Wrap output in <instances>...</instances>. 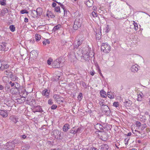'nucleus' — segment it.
I'll return each instance as SVG.
<instances>
[{
	"label": "nucleus",
	"instance_id": "nucleus-1",
	"mask_svg": "<svg viewBox=\"0 0 150 150\" xmlns=\"http://www.w3.org/2000/svg\"><path fill=\"white\" fill-rule=\"evenodd\" d=\"M94 56L93 53L91 51H90L89 48L87 47L82 50V57L85 61L89 60V57H93Z\"/></svg>",
	"mask_w": 150,
	"mask_h": 150
},
{
	"label": "nucleus",
	"instance_id": "nucleus-2",
	"mask_svg": "<svg viewBox=\"0 0 150 150\" xmlns=\"http://www.w3.org/2000/svg\"><path fill=\"white\" fill-rule=\"evenodd\" d=\"M77 37L78 38L75 42L74 44V50L77 49L84 40V38L83 37L82 35H79L77 36Z\"/></svg>",
	"mask_w": 150,
	"mask_h": 150
},
{
	"label": "nucleus",
	"instance_id": "nucleus-3",
	"mask_svg": "<svg viewBox=\"0 0 150 150\" xmlns=\"http://www.w3.org/2000/svg\"><path fill=\"white\" fill-rule=\"evenodd\" d=\"M83 23V19L79 17L77 18L75 20L73 26L74 29L76 30L81 26Z\"/></svg>",
	"mask_w": 150,
	"mask_h": 150
},
{
	"label": "nucleus",
	"instance_id": "nucleus-4",
	"mask_svg": "<svg viewBox=\"0 0 150 150\" xmlns=\"http://www.w3.org/2000/svg\"><path fill=\"white\" fill-rule=\"evenodd\" d=\"M42 9L40 8H38L36 10H33L32 11V16L35 18L41 16L42 14Z\"/></svg>",
	"mask_w": 150,
	"mask_h": 150
},
{
	"label": "nucleus",
	"instance_id": "nucleus-5",
	"mask_svg": "<svg viewBox=\"0 0 150 150\" xmlns=\"http://www.w3.org/2000/svg\"><path fill=\"white\" fill-rule=\"evenodd\" d=\"M102 112L108 116L111 115V111L108 107L106 105H102L101 106Z\"/></svg>",
	"mask_w": 150,
	"mask_h": 150
},
{
	"label": "nucleus",
	"instance_id": "nucleus-6",
	"mask_svg": "<svg viewBox=\"0 0 150 150\" xmlns=\"http://www.w3.org/2000/svg\"><path fill=\"white\" fill-rule=\"evenodd\" d=\"M102 51L105 53H108L110 51V46L106 43H103L101 46Z\"/></svg>",
	"mask_w": 150,
	"mask_h": 150
},
{
	"label": "nucleus",
	"instance_id": "nucleus-7",
	"mask_svg": "<svg viewBox=\"0 0 150 150\" xmlns=\"http://www.w3.org/2000/svg\"><path fill=\"white\" fill-rule=\"evenodd\" d=\"M9 119L11 122L15 124H16L18 122L19 118L16 115H12L10 117Z\"/></svg>",
	"mask_w": 150,
	"mask_h": 150
},
{
	"label": "nucleus",
	"instance_id": "nucleus-8",
	"mask_svg": "<svg viewBox=\"0 0 150 150\" xmlns=\"http://www.w3.org/2000/svg\"><path fill=\"white\" fill-rule=\"evenodd\" d=\"M61 63V62L59 61V59H57L54 61L52 63V65L53 67L55 68H58L60 67Z\"/></svg>",
	"mask_w": 150,
	"mask_h": 150
},
{
	"label": "nucleus",
	"instance_id": "nucleus-9",
	"mask_svg": "<svg viewBox=\"0 0 150 150\" xmlns=\"http://www.w3.org/2000/svg\"><path fill=\"white\" fill-rule=\"evenodd\" d=\"M95 128L99 131V132H102L104 130L105 128L100 124L97 123L94 125Z\"/></svg>",
	"mask_w": 150,
	"mask_h": 150
},
{
	"label": "nucleus",
	"instance_id": "nucleus-10",
	"mask_svg": "<svg viewBox=\"0 0 150 150\" xmlns=\"http://www.w3.org/2000/svg\"><path fill=\"white\" fill-rule=\"evenodd\" d=\"M0 115L3 117H7L8 115V112L7 110H0Z\"/></svg>",
	"mask_w": 150,
	"mask_h": 150
},
{
	"label": "nucleus",
	"instance_id": "nucleus-11",
	"mask_svg": "<svg viewBox=\"0 0 150 150\" xmlns=\"http://www.w3.org/2000/svg\"><path fill=\"white\" fill-rule=\"evenodd\" d=\"M26 99L23 97H20L15 99V102L17 103L21 104L25 102Z\"/></svg>",
	"mask_w": 150,
	"mask_h": 150
},
{
	"label": "nucleus",
	"instance_id": "nucleus-12",
	"mask_svg": "<svg viewBox=\"0 0 150 150\" xmlns=\"http://www.w3.org/2000/svg\"><path fill=\"white\" fill-rule=\"evenodd\" d=\"M9 84L11 85V87H14L18 88L20 86V84L17 82H12V81L9 82Z\"/></svg>",
	"mask_w": 150,
	"mask_h": 150
},
{
	"label": "nucleus",
	"instance_id": "nucleus-13",
	"mask_svg": "<svg viewBox=\"0 0 150 150\" xmlns=\"http://www.w3.org/2000/svg\"><path fill=\"white\" fill-rule=\"evenodd\" d=\"M35 111H33L34 112H43V111L42 110L41 107L39 106H35L34 108Z\"/></svg>",
	"mask_w": 150,
	"mask_h": 150
},
{
	"label": "nucleus",
	"instance_id": "nucleus-14",
	"mask_svg": "<svg viewBox=\"0 0 150 150\" xmlns=\"http://www.w3.org/2000/svg\"><path fill=\"white\" fill-rule=\"evenodd\" d=\"M100 150H108L109 146L107 144H103L100 146Z\"/></svg>",
	"mask_w": 150,
	"mask_h": 150
},
{
	"label": "nucleus",
	"instance_id": "nucleus-15",
	"mask_svg": "<svg viewBox=\"0 0 150 150\" xmlns=\"http://www.w3.org/2000/svg\"><path fill=\"white\" fill-rule=\"evenodd\" d=\"M28 94V93L25 90H24L21 91V92L20 93V96H22V97H23L25 99V98L27 96Z\"/></svg>",
	"mask_w": 150,
	"mask_h": 150
},
{
	"label": "nucleus",
	"instance_id": "nucleus-16",
	"mask_svg": "<svg viewBox=\"0 0 150 150\" xmlns=\"http://www.w3.org/2000/svg\"><path fill=\"white\" fill-rule=\"evenodd\" d=\"M138 65L137 64L133 65L131 68L132 71L134 72L138 71Z\"/></svg>",
	"mask_w": 150,
	"mask_h": 150
},
{
	"label": "nucleus",
	"instance_id": "nucleus-17",
	"mask_svg": "<svg viewBox=\"0 0 150 150\" xmlns=\"http://www.w3.org/2000/svg\"><path fill=\"white\" fill-rule=\"evenodd\" d=\"M46 16L48 17H50L51 18H53L55 17V16L51 11L48 10L47 12Z\"/></svg>",
	"mask_w": 150,
	"mask_h": 150
},
{
	"label": "nucleus",
	"instance_id": "nucleus-18",
	"mask_svg": "<svg viewBox=\"0 0 150 150\" xmlns=\"http://www.w3.org/2000/svg\"><path fill=\"white\" fill-rule=\"evenodd\" d=\"M93 0H88L85 3V4L87 6L90 7L93 6Z\"/></svg>",
	"mask_w": 150,
	"mask_h": 150
},
{
	"label": "nucleus",
	"instance_id": "nucleus-19",
	"mask_svg": "<svg viewBox=\"0 0 150 150\" xmlns=\"http://www.w3.org/2000/svg\"><path fill=\"white\" fill-rule=\"evenodd\" d=\"M69 125L67 123L65 124L63 127V129L64 132H67L69 128Z\"/></svg>",
	"mask_w": 150,
	"mask_h": 150
},
{
	"label": "nucleus",
	"instance_id": "nucleus-20",
	"mask_svg": "<svg viewBox=\"0 0 150 150\" xmlns=\"http://www.w3.org/2000/svg\"><path fill=\"white\" fill-rule=\"evenodd\" d=\"M9 77L11 78V80L13 81H15L18 79V77L13 74L12 73L11 75H10V76H9Z\"/></svg>",
	"mask_w": 150,
	"mask_h": 150
},
{
	"label": "nucleus",
	"instance_id": "nucleus-21",
	"mask_svg": "<svg viewBox=\"0 0 150 150\" xmlns=\"http://www.w3.org/2000/svg\"><path fill=\"white\" fill-rule=\"evenodd\" d=\"M9 67V65L8 64H1V66L0 67V70L3 71L5 69H7Z\"/></svg>",
	"mask_w": 150,
	"mask_h": 150
},
{
	"label": "nucleus",
	"instance_id": "nucleus-22",
	"mask_svg": "<svg viewBox=\"0 0 150 150\" xmlns=\"http://www.w3.org/2000/svg\"><path fill=\"white\" fill-rule=\"evenodd\" d=\"M124 105H125L126 107L130 106L132 104V102L130 100H125V102H124Z\"/></svg>",
	"mask_w": 150,
	"mask_h": 150
},
{
	"label": "nucleus",
	"instance_id": "nucleus-23",
	"mask_svg": "<svg viewBox=\"0 0 150 150\" xmlns=\"http://www.w3.org/2000/svg\"><path fill=\"white\" fill-rule=\"evenodd\" d=\"M18 88L15 87H13L11 89L10 92L11 93L13 94H15L17 92V90H18Z\"/></svg>",
	"mask_w": 150,
	"mask_h": 150
},
{
	"label": "nucleus",
	"instance_id": "nucleus-24",
	"mask_svg": "<svg viewBox=\"0 0 150 150\" xmlns=\"http://www.w3.org/2000/svg\"><path fill=\"white\" fill-rule=\"evenodd\" d=\"M61 27V25H56L55 26H54V27L52 29V31L53 32H54L59 30V28Z\"/></svg>",
	"mask_w": 150,
	"mask_h": 150
},
{
	"label": "nucleus",
	"instance_id": "nucleus-25",
	"mask_svg": "<svg viewBox=\"0 0 150 150\" xmlns=\"http://www.w3.org/2000/svg\"><path fill=\"white\" fill-rule=\"evenodd\" d=\"M42 95L45 96L47 97L49 95V93L47 90H45L43 91L42 92Z\"/></svg>",
	"mask_w": 150,
	"mask_h": 150
},
{
	"label": "nucleus",
	"instance_id": "nucleus-26",
	"mask_svg": "<svg viewBox=\"0 0 150 150\" xmlns=\"http://www.w3.org/2000/svg\"><path fill=\"white\" fill-rule=\"evenodd\" d=\"M107 95L108 97L111 99H113L114 98V96L112 94V93L110 92H108Z\"/></svg>",
	"mask_w": 150,
	"mask_h": 150
},
{
	"label": "nucleus",
	"instance_id": "nucleus-27",
	"mask_svg": "<svg viewBox=\"0 0 150 150\" xmlns=\"http://www.w3.org/2000/svg\"><path fill=\"white\" fill-rule=\"evenodd\" d=\"M100 94L102 97L105 98L107 97L106 93L104 91H102L101 92H100Z\"/></svg>",
	"mask_w": 150,
	"mask_h": 150
},
{
	"label": "nucleus",
	"instance_id": "nucleus-28",
	"mask_svg": "<svg viewBox=\"0 0 150 150\" xmlns=\"http://www.w3.org/2000/svg\"><path fill=\"white\" fill-rule=\"evenodd\" d=\"M142 95L143 93H140L138 94V97L137 99V100L140 101L142 100Z\"/></svg>",
	"mask_w": 150,
	"mask_h": 150
},
{
	"label": "nucleus",
	"instance_id": "nucleus-29",
	"mask_svg": "<svg viewBox=\"0 0 150 150\" xmlns=\"http://www.w3.org/2000/svg\"><path fill=\"white\" fill-rule=\"evenodd\" d=\"M54 11L57 12L58 13H61L60 11V7L59 6H57L54 8Z\"/></svg>",
	"mask_w": 150,
	"mask_h": 150
},
{
	"label": "nucleus",
	"instance_id": "nucleus-30",
	"mask_svg": "<svg viewBox=\"0 0 150 150\" xmlns=\"http://www.w3.org/2000/svg\"><path fill=\"white\" fill-rule=\"evenodd\" d=\"M133 24L134 25V29L135 30L137 31L138 29V24L134 21H133Z\"/></svg>",
	"mask_w": 150,
	"mask_h": 150
},
{
	"label": "nucleus",
	"instance_id": "nucleus-31",
	"mask_svg": "<svg viewBox=\"0 0 150 150\" xmlns=\"http://www.w3.org/2000/svg\"><path fill=\"white\" fill-rule=\"evenodd\" d=\"M75 127H74L71 129V130L70 131V133L73 134H76V130L75 129Z\"/></svg>",
	"mask_w": 150,
	"mask_h": 150
},
{
	"label": "nucleus",
	"instance_id": "nucleus-32",
	"mask_svg": "<svg viewBox=\"0 0 150 150\" xmlns=\"http://www.w3.org/2000/svg\"><path fill=\"white\" fill-rule=\"evenodd\" d=\"M9 29L11 32H14L15 30V28L13 25H11L9 27Z\"/></svg>",
	"mask_w": 150,
	"mask_h": 150
},
{
	"label": "nucleus",
	"instance_id": "nucleus-33",
	"mask_svg": "<svg viewBox=\"0 0 150 150\" xmlns=\"http://www.w3.org/2000/svg\"><path fill=\"white\" fill-rule=\"evenodd\" d=\"M96 37L97 39L99 40L101 38V33H96Z\"/></svg>",
	"mask_w": 150,
	"mask_h": 150
},
{
	"label": "nucleus",
	"instance_id": "nucleus-34",
	"mask_svg": "<svg viewBox=\"0 0 150 150\" xmlns=\"http://www.w3.org/2000/svg\"><path fill=\"white\" fill-rule=\"evenodd\" d=\"M12 72L8 70H6L4 71V74L6 75L10 76V75H11Z\"/></svg>",
	"mask_w": 150,
	"mask_h": 150
},
{
	"label": "nucleus",
	"instance_id": "nucleus-35",
	"mask_svg": "<svg viewBox=\"0 0 150 150\" xmlns=\"http://www.w3.org/2000/svg\"><path fill=\"white\" fill-rule=\"evenodd\" d=\"M40 39V35H35V39L37 41H38Z\"/></svg>",
	"mask_w": 150,
	"mask_h": 150
},
{
	"label": "nucleus",
	"instance_id": "nucleus-36",
	"mask_svg": "<svg viewBox=\"0 0 150 150\" xmlns=\"http://www.w3.org/2000/svg\"><path fill=\"white\" fill-rule=\"evenodd\" d=\"M0 4L2 6H5L6 5V0H1L0 1Z\"/></svg>",
	"mask_w": 150,
	"mask_h": 150
},
{
	"label": "nucleus",
	"instance_id": "nucleus-37",
	"mask_svg": "<svg viewBox=\"0 0 150 150\" xmlns=\"http://www.w3.org/2000/svg\"><path fill=\"white\" fill-rule=\"evenodd\" d=\"M141 133L142 132H140L137 131V132L136 133V136H137L139 137H142V134Z\"/></svg>",
	"mask_w": 150,
	"mask_h": 150
},
{
	"label": "nucleus",
	"instance_id": "nucleus-38",
	"mask_svg": "<svg viewBox=\"0 0 150 150\" xmlns=\"http://www.w3.org/2000/svg\"><path fill=\"white\" fill-rule=\"evenodd\" d=\"M136 126L138 127H140L141 126V123L139 121H136Z\"/></svg>",
	"mask_w": 150,
	"mask_h": 150
},
{
	"label": "nucleus",
	"instance_id": "nucleus-39",
	"mask_svg": "<svg viewBox=\"0 0 150 150\" xmlns=\"http://www.w3.org/2000/svg\"><path fill=\"white\" fill-rule=\"evenodd\" d=\"M42 43L44 45H45L47 43L48 44H49L50 43V42L49 40L48 39H46V40L45 41H43Z\"/></svg>",
	"mask_w": 150,
	"mask_h": 150
},
{
	"label": "nucleus",
	"instance_id": "nucleus-40",
	"mask_svg": "<svg viewBox=\"0 0 150 150\" xmlns=\"http://www.w3.org/2000/svg\"><path fill=\"white\" fill-rule=\"evenodd\" d=\"M13 142L14 144H19L21 142V141L19 140H15Z\"/></svg>",
	"mask_w": 150,
	"mask_h": 150
},
{
	"label": "nucleus",
	"instance_id": "nucleus-41",
	"mask_svg": "<svg viewBox=\"0 0 150 150\" xmlns=\"http://www.w3.org/2000/svg\"><path fill=\"white\" fill-rule=\"evenodd\" d=\"M141 129L143 130L145 129L146 127V125L145 124H143L141 125Z\"/></svg>",
	"mask_w": 150,
	"mask_h": 150
},
{
	"label": "nucleus",
	"instance_id": "nucleus-42",
	"mask_svg": "<svg viewBox=\"0 0 150 150\" xmlns=\"http://www.w3.org/2000/svg\"><path fill=\"white\" fill-rule=\"evenodd\" d=\"M21 14L28 13V11L26 10H22L21 11Z\"/></svg>",
	"mask_w": 150,
	"mask_h": 150
},
{
	"label": "nucleus",
	"instance_id": "nucleus-43",
	"mask_svg": "<svg viewBox=\"0 0 150 150\" xmlns=\"http://www.w3.org/2000/svg\"><path fill=\"white\" fill-rule=\"evenodd\" d=\"M98 73H99V74H100V75L101 76H102L103 77V75H102V73H101V70H100L99 66H98Z\"/></svg>",
	"mask_w": 150,
	"mask_h": 150
},
{
	"label": "nucleus",
	"instance_id": "nucleus-44",
	"mask_svg": "<svg viewBox=\"0 0 150 150\" xmlns=\"http://www.w3.org/2000/svg\"><path fill=\"white\" fill-rule=\"evenodd\" d=\"M92 14L93 17H96L97 16V14L94 11L92 12Z\"/></svg>",
	"mask_w": 150,
	"mask_h": 150
},
{
	"label": "nucleus",
	"instance_id": "nucleus-45",
	"mask_svg": "<svg viewBox=\"0 0 150 150\" xmlns=\"http://www.w3.org/2000/svg\"><path fill=\"white\" fill-rule=\"evenodd\" d=\"M5 88L7 91H10L11 90L10 87L8 85H6Z\"/></svg>",
	"mask_w": 150,
	"mask_h": 150
},
{
	"label": "nucleus",
	"instance_id": "nucleus-46",
	"mask_svg": "<svg viewBox=\"0 0 150 150\" xmlns=\"http://www.w3.org/2000/svg\"><path fill=\"white\" fill-rule=\"evenodd\" d=\"M57 107V106L56 105H53L51 107V108L52 110L55 109Z\"/></svg>",
	"mask_w": 150,
	"mask_h": 150
},
{
	"label": "nucleus",
	"instance_id": "nucleus-47",
	"mask_svg": "<svg viewBox=\"0 0 150 150\" xmlns=\"http://www.w3.org/2000/svg\"><path fill=\"white\" fill-rule=\"evenodd\" d=\"M81 85L82 86L85 88H87V86L86 83L84 82H82L81 83Z\"/></svg>",
	"mask_w": 150,
	"mask_h": 150
},
{
	"label": "nucleus",
	"instance_id": "nucleus-48",
	"mask_svg": "<svg viewBox=\"0 0 150 150\" xmlns=\"http://www.w3.org/2000/svg\"><path fill=\"white\" fill-rule=\"evenodd\" d=\"M113 105L114 106L117 107L119 106V104L118 102H115L113 103Z\"/></svg>",
	"mask_w": 150,
	"mask_h": 150
},
{
	"label": "nucleus",
	"instance_id": "nucleus-49",
	"mask_svg": "<svg viewBox=\"0 0 150 150\" xmlns=\"http://www.w3.org/2000/svg\"><path fill=\"white\" fill-rule=\"evenodd\" d=\"M81 128H78V129L76 130V134L78 133H81Z\"/></svg>",
	"mask_w": 150,
	"mask_h": 150
},
{
	"label": "nucleus",
	"instance_id": "nucleus-50",
	"mask_svg": "<svg viewBox=\"0 0 150 150\" xmlns=\"http://www.w3.org/2000/svg\"><path fill=\"white\" fill-rule=\"evenodd\" d=\"M52 61V59L51 58H49L47 61V63L48 65L51 64V62Z\"/></svg>",
	"mask_w": 150,
	"mask_h": 150
},
{
	"label": "nucleus",
	"instance_id": "nucleus-51",
	"mask_svg": "<svg viewBox=\"0 0 150 150\" xmlns=\"http://www.w3.org/2000/svg\"><path fill=\"white\" fill-rule=\"evenodd\" d=\"M53 102L52 101V100L50 99L48 101V103L50 105H52L53 104Z\"/></svg>",
	"mask_w": 150,
	"mask_h": 150
},
{
	"label": "nucleus",
	"instance_id": "nucleus-52",
	"mask_svg": "<svg viewBox=\"0 0 150 150\" xmlns=\"http://www.w3.org/2000/svg\"><path fill=\"white\" fill-rule=\"evenodd\" d=\"M129 140V138L128 137H127L125 139V143L126 144H128V142Z\"/></svg>",
	"mask_w": 150,
	"mask_h": 150
},
{
	"label": "nucleus",
	"instance_id": "nucleus-53",
	"mask_svg": "<svg viewBox=\"0 0 150 150\" xmlns=\"http://www.w3.org/2000/svg\"><path fill=\"white\" fill-rule=\"evenodd\" d=\"M4 14L8 12V10L7 8H4L3 10Z\"/></svg>",
	"mask_w": 150,
	"mask_h": 150
},
{
	"label": "nucleus",
	"instance_id": "nucleus-54",
	"mask_svg": "<svg viewBox=\"0 0 150 150\" xmlns=\"http://www.w3.org/2000/svg\"><path fill=\"white\" fill-rule=\"evenodd\" d=\"M110 28H109V26L108 25H107V26L106 28V30H105V32L106 33H108L109 32V31H110Z\"/></svg>",
	"mask_w": 150,
	"mask_h": 150
},
{
	"label": "nucleus",
	"instance_id": "nucleus-55",
	"mask_svg": "<svg viewBox=\"0 0 150 150\" xmlns=\"http://www.w3.org/2000/svg\"><path fill=\"white\" fill-rule=\"evenodd\" d=\"M60 6L61 7L63 8V9L64 10V12H65V11H66V9H65V7H64V5L62 4L61 6Z\"/></svg>",
	"mask_w": 150,
	"mask_h": 150
},
{
	"label": "nucleus",
	"instance_id": "nucleus-56",
	"mask_svg": "<svg viewBox=\"0 0 150 150\" xmlns=\"http://www.w3.org/2000/svg\"><path fill=\"white\" fill-rule=\"evenodd\" d=\"M90 73L91 76H93L94 75L95 73L94 71L93 70V71H90Z\"/></svg>",
	"mask_w": 150,
	"mask_h": 150
},
{
	"label": "nucleus",
	"instance_id": "nucleus-57",
	"mask_svg": "<svg viewBox=\"0 0 150 150\" xmlns=\"http://www.w3.org/2000/svg\"><path fill=\"white\" fill-rule=\"evenodd\" d=\"M82 96V94L81 93L78 95V98H79L81 99L83 97Z\"/></svg>",
	"mask_w": 150,
	"mask_h": 150
},
{
	"label": "nucleus",
	"instance_id": "nucleus-58",
	"mask_svg": "<svg viewBox=\"0 0 150 150\" xmlns=\"http://www.w3.org/2000/svg\"><path fill=\"white\" fill-rule=\"evenodd\" d=\"M58 96L57 95H54L53 96V98L55 99H57L58 98Z\"/></svg>",
	"mask_w": 150,
	"mask_h": 150
},
{
	"label": "nucleus",
	"instance_id": "nucleus-59",
	"mask_svg": "<svg viewBox=\"0 0 150 150\" xmlns=\"http://www.w3.org/2000/svg\"><path fill=\"white\" fill-rule=\"evenodd\" d=\"M89 150H98V149L96 148L93 147L90 148Z\"/></svg>",
	"mask_w": 150,
	"mask_h": 150
},
{
	"label": "nucleus",
	"instance_id": "nucleus-60",
	"mask_svg": "<svg viewBox=\"0 0 150 150\" xmlns=\"http://www.w3.org/2000/svg\"><path fill=\"white\" fill-rule=\"evenodd\" d=\"M26 136L25 135H23L21 136V139H24L26 138Z\"/></svg>",
	"mask_w": 150,
	"mask_h": 150
},
{
	"label": "nucleus",
	"instance_id": "nucleus-61",
	"mask_svg": "<svg viewBox=\"0 0 150 150\" xmlns=\"http://www.w3.org/2000/svg\"><path fill=\"white\" fill-rule=\"evenodd\" d=\"M56 5L57 4L56 3L53 2L52 4V7H55L56 6Z\"/></svg>",
	"mask_w": 150,
	"mask_h": 150
},
{
	"label": "nucleus",
	"instance_id": "nucleus-62",
	"mask_svg": "<svg viewBox=\"0 0 150 150\" xmlns=\"http://www.w3.org/2000/svg\"><path fill=\"white\" fill-rule=\"evenodd\" d=\"M28 19L27 18H25L24 19V22L25 23H28Z\"/></svg>",
	"mask_w": 150,
	"mask_h": 150
},
{
	"label": "nucleus",
	"instance_id": "nucleus-63",
	"mask_svg": "<svg viewBox=\"0 0 150 150\" xmlns=\"http://www.w3.org/2000/svg\"><path fill=\"white\" fill-rule=\"evenodd\" d=\"M25 149H28L29 148L30 146L28 145H25Z\"/></svg>",
	"mask_w": 150,
	"mask_h": 150
},
{
	"label": "nucleus",
	"instance_id": "nucleus-64",
	"mask_svg": "<svg viewBox=\"0 0 150 150\" xmlns=\"http://www.w3.org/2000/svg\"><path fill=\"white\" fill-rule=\"evenodd\" d=\"M132 134V133L131 132H129L127 134V136L129 137Z\"/></svg>",
	"mask_w": 150,
	"mask_h": 150
}]
</instances>
